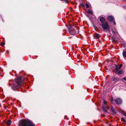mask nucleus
I'll return each mask as SVG.
<instances>
[{"mask_svg":"<svg viewBox=\"0 0 126 126\" xmlns=\"http://www.w3.org/2000/svg\"><path fill=\"white\" fill-rule=\"evenodd\" d=\"M80 6H82L83 7H84V5L83 4V3H81L80 5Z\"/></svg>","mask_w":126,"mask_h":126,"instance_id":"17","label":"nucleus"},{"mask_svg":"<svg viewBox=\"0 0 126 126\" xmlns=\"http://www.w3.org/2000/svg\"><path fill=\"white\" fill-rule=\"evenodd\" d=\"M102 27L104 29H106L109 28V26L107 22L103 23L102 24Z\"/></svg>","mask_w":126,"mask_h":126,"instance_id":"3","label":"nucleus"},{"mask_svg":"<svg viewBox=\"0 0 126 126\" xmlns=\"http://www.w3.org/2000/svg\"><path fill=\"white\" fill-rule=\"evenodd\" d=\"M123 81L124 82L125 81H126V79H123Z\"/></svg>","mask_w":126,"mask_h":126,"instance_id":"24","label":"nucleus"},{"mask_svg":"<svg viewBox=\"0 0 126 126\" xmlns=\"http://www.w3.org/2000/svg\"><path fill=\"white\" fill-rule=\"evenodd\" d=\"M123 55L124 57H126V51L124 50L123 53Z\"/></svg>","mask_w":126,"mask_h":126,"instance_id":"12","label":"nucleus"},{"mask_svg":"<svg viewBox=\"0 0 126 126\" xmlns=\"http://www.w3.org/2000/svg\"><path fill=\"white\" fill-rule=\"evenodd\" d=\"M115 68L116 70H118L120 68H119V67H118V66L116 65H115Z\"/></svg>","mask_w":126,"mask_h":126,"instance_id":"15","label":"nucleus"},{"mask_svg":"<svg viewBox=\"0 0 126 126\" xmlns=\"http://www.w3.org/2000/svg\"><path fill=\"white\" fill-rule=\"evenodd\" d=\"M74 34H77L78 33V32H77L76 31H74Z\"/></svg>","mask_w":126,"mask_h":126,"instance_id":"19","label":"nucleus"},{"mask_svg":"<svg viewBox=\"0 0 126 126\" xmlns=\"http://www.w3.org/2000/svg\"><path fill=\"white\" fill-rule=\"evenodd\" d=\"M86 5L87 8H88L89 7V5L87 4H86Z\"/></svg>","mask_w":126,"mask_h":126,"instance_id":"21","label":"nucleus"},{"mask_svg":"<svg viewBox=\"0 0 126 126\" xmlns=\"http://www.w3.org/2000/svg\"><path fill=\"white\" fill-rule=\"evenodd\" d=\"M5 44V43L4 42H2L1 43V45L2 46H3Z\"/></svg>","mask_w":126,"mask_h":126,"instance_id":"20","label":"nucleus"},{"mask_svg":"<svg viewBox=\"0 0 126 126\" xmlns=\"http://www.w3.org/2000/svg\"><path fill=\"white\" fill-rule=\"evenodd\" d=\"M23 78V77L22 76H20L18 78H17V79H21L22 78Z\"/></svg>","mask_w":126,"mask_h":126,"instance_id":"18","label":"nucleus"},{"mask_svg":"<svg viewBox=\"0 0 126 126\" xmlns=\"http://www.w3.org/2000/svg\"><path fill=\"white\" fill-rule=\"evenodd\" d=\"M19 126H34L33 123L28 120H22L19 124Z\"/></svg>","mask_w":126,"mask_h":126,"instance_id":"2","label":"nucleus"},{"mask_svg":"<svg viewBox=\"0 0 126 126\" xmlns=\"http://www.w3.org/2000/svg\"><path fill=\"white\" fill-rule=\"evenodd\" d=\"M24 79H15L12 88L15 90L20 87L24 83Z\"/></svg>","mask_w":126,"mask_h":126,"instance_id":"1","label":"nucleus"},{"mask_svg":"<svg viewBox=\"0 0 126 126\" xmlns=\"http://www.w3.org/2000/svg\"><path fill=\"white\" fill-rule=\"evenodd\" d=\"M107 102L105 100H104L103 101V104L104 105H106L107 104Z\"/></svg>","mask_w":126,"mask_h":126,"instance_id":"16","label":"nucleus"},{"mask_svg":"<svg viewBox=\"0 0 126 126\" xmlns=\"http://www.w3.org/2000/svg\"><path fill=\"white\" fill-rule=\"evenodd\" d=\"M122 114L125 116H126V113L125 112H123L122 113Z\"/></svg>","mask_w":126,"mask_h":126,"instance_id":"23","label":"nucleus"},{"mask_svg":"<svg viewBox=\"0 0 126 126\" xmlns=\"http://www.w3.org/2000/svg\"><path fill=\"white\" fill-rule=\"evenodd\" d=\"M110 109L113 114L115 115L116 114V111L113 107L111 106L110 108Z\"/></svg>","mask_w":126,"mask_h":126,"instance_id":"6","label":"nucleus"},{"mask_svg":"<svg viewBox=\"0 0 126 126\" xmlns=\"http://www.w3.org/2000/svg\"><path fill=\"white\" fill-rule=\"evenodd\" d=\"M95 78H98L97 77H96Z\"/></svg>","mask_w":126,"mask_h":126,"instance_id":"31","label":"nucleus"},{"mask_svg":"<svg viewBox=\"0 0 126 126\" xmlns=\"http://www.w3.org/2000/svg\"><path fill=\"white\" fill-rule=\"evenodd\" d=\"M102 108L104 112H107V109L109 108V107L107 106H106L103 105L102 106Z\"/></svg>","mask_w":126,"mask_h":126,"instance_id":"5","label":"nucleus"},{"mask_svg":"<svg viewBox=\"0 0 126 126\" xmlns=\"http://www.w3.org/2000/svg\"><path fill=\"white\" fill-rule=\"evenodd\" d=\"M100 37V35L97 34H96L95 36H94V39L96 38L97 39H98Z\"/></svg>","mask_w":126,"mask_h":126,"instance_id":"10","label":"nucleus"},{"mask_svg":"<svg viewBox=\"0 0 126 126\" xmlns=\"http://www.w3.org/2000/svg\"><path fill=\"white\" fill-rule=\"evenodd\" d=\"M112 41H115V40L114 39H112Z\"/></svg>","mask_w":126,"mask_h":126,"instance_id":"29","label":"nucleus"},{"mask_svg":"<svg viewBox=\"0 0 126 126\" xmlns=\"http://www.w3.org/2000/svg\"><path fill=\"white\" fill-rule=\"evenodd\" d=\"M115 102L118 104L119 105L121 104L122 100L120 98H117L115 100Z\"/></svg>","mask_w":126,"mask_h":126,"instance_id":"4","label":"nucleus"},{"mask_svg":"<svg viewBox=\"0 0 126 126\" xmlns=\"http://www.w3.org/2000/svg\"><path fill=\"white\" fill-rule=\"evenodd\" d=\"M123 72V71L122 70H120L117 72V73L118 75L121 74Z\"/></svg>","mask_w":126,"mask_h":126,"instance_id":"11","label":"nucleus"},{"mask_svg":"<svg viewBox=\"0 0 126 126\" xmlns=\"http://www.w3.org/2000/svg\"><path fill=\"white\" fill-rule=\"evenodd\" d=\"M121 120H124V121H125V120L124 118H123L121 119Z\"/></svg>","mask_w":126,"mask_h":126,"instance_id":"25","label":"nucleus"},{"mask_svg":"<svg viewBox=\"0 0 126 126\" xmlns=\"http://www.w3.org/2000/svg\"><path fill=\"white\" fill-rule=\"evenodd\" d=\"M113 23H114V24L116 25L115 23V22H114Z\"/></svg>","mask_w":126,"mask_h":126,"instance_id":"28","label":"nucleus"},{"mask_svg":"<svg viewBox=\"0 0 126 126\" xmlns=\"http://www.w3.org/2000/svg\"><path fill=\"white\" fill-rule=\"evenodd\" d=\"M122 64H121L119 66V68H120V69L121 68V67H122Z\"/></svg>","mask_w":126,"mask_h":126,"instance_id":"22","label":"nucleus"},{"mask_svg":"<svg viewBox=\"0 0 126 126\" xmlns=\"http://www.w3.org/2000/svg\"><path fill=\"white\" fill-rule=\"evenodd\" d=\"M87 12L88 13V14H91V15H93V13L92 12H91L90 10H89Z\"/></svg>","mask_w":126,"mask_h":126,"instance_id":"14","label":"nucleus"},{"mask_svg":"<svg viewBox=\"0 0 126 126\" xmlns=\"http://www.w3.org/2000/svg\"><path fill=\"white\" fill-rule=\"evenodd\" d=\"M6 124L8 126H9L11 124V121L10 120H9L6 122Z\"/></svg>","mask_w":126,"mask_h":126,"instance_id":"13","label":"nucleus"},{"mask_svg":"<svg viewBox=\"0 0 126 126\" xmlns=\"http://www.w3.org/2000/svg\"><path fill=\"white\" fill-rule=\"evenodd\" d=\"M123 79H126V78H123Z\"/></svg>","mask_w":126,"mask_h":126,"instance_id":"30","label":"nucleus"},{"mask_svg":"<svg viewBox=\"0 0 126 126\" xmlns=\"http://www.w3.org/2000/svg\"><path fill=\"white\" fill-rule=\"evenodd\" d=\"M109 77V76H106V78H108V77Z\"/></svg>","mask_w":126,"mask_h":126,"instance_id":"26","label":"nucleus"},{"mask_svg":"<svg viewBox=\"0 0 126 126\" xmlns=\"http://www.w3.org/2000/svg\"><path fill=\"white\" fill-rule=\"evenodd\" d=\"M68 30V31L69 33H70L72 32H73V30H72V26L69 25V26L67 27Z\"/></svg>","mask_w":126,"mask_h":126,"instance_id":"7","label":"nucleus"},{"mask_svg":"<svg viewBox=\"0 0 126 126\" xmlns=\"http://www.w3.org/2000/svg\"><path fill=\"white\" fill-rule=\"evenodd\" d=\"M112 33H113L114 34V33H115L114 31H112Z\"/></svg>","mask_w":126,"mask_h":126,"instance_id":"27","label":"nucleus"},{"mask_svg":"<svg viewBox=\"0 0 126 126\" xmlns=\"http://www.w3.org/2000/svg\"><path fill=\"white\" fill-rule=\"evenodd\" d=\"M100 20L102 23H103L105 21V19L103 17H101L100 18Z\"/></svg>","mask_w":126,"mask_h":126,"instance_id":"9","label":"nucleus"},{"mask_svg":"<svg viewBox=\"0 0 126 126\" xmlns=\"http://www.w3.org/2000/svg\"><path fill=\"white\" fill-rule=\"evenodd\" d=\"M108 20L110 21H113V18L111 16H109L108 17Z\"/></svg>","mask_w":126,"mask_h":126,"instance_id":"8","label":"nucleus"}]
</instances>
